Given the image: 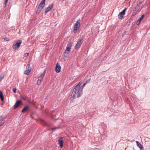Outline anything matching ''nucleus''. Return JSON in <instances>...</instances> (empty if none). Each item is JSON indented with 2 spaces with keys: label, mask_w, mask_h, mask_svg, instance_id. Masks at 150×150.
I'll return each instance as SVG.
<instances>
[{
  "label": "nucleus",
  "mask_w": 150,
  "mask_h": 150,
  "mask_svg": "<svg viewBox=\"0 0 150 150\" xmlns=\"http://www.w3.org/2000/svg\"><path fill=\"white\" fill-rule=\"evenodd\" d=\"M4 75L3 73L0 74V82L4 78Z\"/></svg>",
  "instance_id": "obj_16"
},
{
  "label": "nucleus",
  "mask_w": 150,
  "mask_h": 150,
  "mask_svg": "<svg viewBox=\"0 0 150 150\" xmlns=\"http://www.w3.org/2000/svg\"><path fill=\"white\" fill-rule=\"evenodd\" d=\"M5 40L6 41H8L9 40V39L8 38H5Z\"/></svg>",
  "instance_id": "obj_31"
},
{
  "label": "nucleus",
  "mask_w": 150,
  "mask_h": 150,
  "mask_svg": "<svg viewBox=\"0 0 150 150\" xmlns=\"http://www.w3.org/2000/svg\"><path fill=\"white\" fill-rule=\"evenodd\" d=\"M140 8L137 6L135 7V10H134V11H136V12L138 11L139 9Z\"/></svg>",
  "instance_id": "obj_18"
},
{
  "label": "nucleus",
  "mask_w": 150,
  "mask_h": 150,
  "mask_svg": "<svg viewBox=\"0 0 150 150\" xmlns=\"http://www.w3.org/2000/svg\"><path fill=\"white\" fill-rule=\"evenodd\" d=\"M8 0H5V1L4 2V4H6L7 3Z\"/></svg>",
  "instance_id": "obj_28"
},
{
  "label": "nucleus",
  "mask_w": 150,
  "mask_h": 150,
  "mask_svg": "<svg viewBox=\"0 0 150 150\" xmlns=\"http://www.w3.org/2000/svg\"><path fill=\"white\" fill-rule=\"evenodd\" d=\"M127 9V8H125L124 10L119 13L118 16V18L119 19H122L123 18V16L125 14V11Z\"/></svg>",
  "instance_id": "obj_5"
},
{
  "label": "nucleus",
  "mask_w": 150,
  "mask_h": 150,
  "mask_svg": "<svg viewBox=\"0 0 150 150\" xmlns=\"http://www.w3.org/2000/svg\"><path fill=\"white\" fill-rule=\"evenodd\" d=\"M136 142L137 143V146L140 148V150H142V149H143V145H142L138 141H136Z\"/></svg>",
  "instance_id": "obj_11"
},
{
  "label": "nucleus",
  "mask_w": 150,
  "mask_h": 150,
  "mask_svg": "<svg viewBox=\"0 0 150 150\" xmlns=\"http://www.w3.org/2000/svg\"><path fill=\"white\" fill-rule=\"evenodd\" d=\"M54 4H51L48 7H47L45 10V13H46L48 11H50L53 7Z\"/></svg>",
  "instance_id": "obj_8"
},
{
  "label": "nucleus",
  "mask_w": 150,
  "mask_h": 150,
  "mask_svg": "<svg viewBox=\"0 0 150 150\" xmlns=\"http://www.w3.org/2000/svg\"><path fill=\"white\" fill-rule=\"evenodd\" d=\"M54 110H52V112H54Z\"/></svg>",
  "instance_id": "obj_34"
},
{
  "label": "nucleus",
  "mask_w": 150,
  "mask_h": 150,
  "mask_svg": "<svg viewBox=\"0 0 150 150\" xmlns=\"http://www.w3.org/2000/svg\"><path fill=\"white\" fill-rule=\"evenodd\" d=\"M142 3V1H140V2H139V3L137 4V6L140 8V6H141Z\"/></svg>",
  "instance_id": "obj_20"
},
{
  "label": "nucleus",
  "mask_w": 150,
  "mask_h": 150,
  "mask_svg": "<svg viewBox=\"0 0 150 150\" xmlns=\"http://www.w3.org/2000/svg\"><path fill=\"white\" fill-rule=\"evenodd\" d=\"M5 122V121H3V120L2 121L1 123V125H0V127L2 126L3 125V124Z\"/></svg>",
  "instance_id": "obj_22"
},
{
  "label": "nucleus",
  "mask_w": 150,
  "mask_h": 150,
  "mask_svg": "<svg viewBox=\"0 0 150 150\" xmlns=\"http://www.w3.org/2000/svg\"><path fill=\"white\" fill-rule=\"evenodd\" d=\"M0 97L1 101L3 102L4 100V97L3 93L0 91Z\"/></svg>",
  "instance_id": "obj_15"
},
{
  "label": "nucleus",
  "mask_w": 150,
  "mask_h": 150,
  "mask_svg": "<svg viewBox=\"0 0 150 150\" xmlns=\"http://www.w3.org/2000/svg\"><path fill=\"white\" fill-rule=\"evenodd\" d=\"M28 53H25L24 54V56L25 57H27L28 55Z\"/></svg>",
  "instance_id": "obj_23"
},
{
  "label": "nucleus",
  "mask_w": 150,
  "mask_h": 150,
  "mask_svg": "<svg viewBox=\"0 0 150 150\" xmlns=\"http://www.w3.org/2000/svg\"><path fill=\"white\" fill-rule=\"evenodd\" d=\"M44 74H43L42 73L41 74L40 76H42V77H43L44 76Z\"/></svg>",
  "instance_id": "obj_29"
},
{
  "label": "nucleus",
  "mask_w": 150,
  "mask_h": 150,
  "mask_svg": "<svg viewBox=\"0 0 150 150\" xmlns=\"http://www.w3.org/2000/svg\"><path fill=\"white\" fill-rule=\"evenodd\" d=\"M45 0H42L39 5L37 11L40 12L44 8L45 4Z\"/></svg>",
  "instance_id": "obj_3"
},
{
  "label": "nucleus",
  "mask_w": 150,
  "mask_h": 150,
  "mask_svg": "<svg viewBox=\"0 0 150 150\" xmlns=\"http://www.w3.org/2000/svg\"><path fill=\"white\" fill-rule=\"evenodd\" d=\"M61 71V67L60 65L57 63L55 67V71L57 73H59Z\"/></svg>",
  "instance_id": "obj_7"
},
{
  "label": "nucleus",
  "mask_w": 150,
  "mask_h": 150,
  "mask_svg": "<svg viewBox=\"0 0 150 150\" xmlns=\"http://www.w3.org/2000/svg\"><path fill=\"white\" fill-rule=\"evenodd\" d=\"M16 88H13V92L14 93H16Z\"/></svg>",
  "instance_id": "obj_24"
},
{
  "label": "nucleus",
  "mask_w": 150,
  "mask_h": 150,
  "mask_svg": "<svg viewBox=\"0 0 150 150\" xmlns=\"http://www.w3.org/2000/svg\"><path fill=\"white\" fill-rule=\"evenodd\" d=\"M29 108V107L28 106H26L23 109L22 111V113H23L25 112Z\"/></svg>",
  "instance_id": "obj_14"
},
{
  "label": "nucleus",
  "mask_w": 150,
  "mask_h": 150,
  "mask_svg": "<svg viewBox=\"0 0 150 150\" xmlns=\"http://www.w3.org/2000/svg\"><path fill=\"white\" fill-rule=\"evenodd\" d=\"M43 78V77L42 76H40L39 77V79H38V81H40L41 82V81H42V79Z\"/></svg>",
  "instance_id": "obj_21"
},
{
  "label": "nucleus",
  "mask_w": 150,
  "mask_h": 150,
  "mask_svg": "<svg viewBox=\"0 0 150 150\" xmlns=\"http://www.w3.org/2000/svg\"><path fill=\"white\" fill-rule=\"evenodd\" d=\"M68 51L67 50H66L65 51V53H68Z\"/></svg>",
  "instance_id": "obj_30"
},
{
  "label": "nucleus",
  "mask_w": 150,
  "mask_h": 150,
  "mask_svg": "<svg viewBox=\"0 0 150 150\" xmlns=\"http://www.w3.org/2000/svg\"><path fill=\"white\" fill-rule=\"evenodd\" d=\"M3 118V117L2 116H0V121Z\"/></svg>",
  "instance_id": "obj_32"
},
{
  "label": "nucleus",
  "mask_w": 150,
  "mask_h": 150,
  "mask_svg": "<svg viewBox=\"0 0 150 150\" xmlns=\"http://www.w3.org/2000/svg\"><path fill=\"white\" fill-rule=\"evenodd\" d=\"M144 14L142 16L139 18L137 21V25H139L140 24V22L141 21V20L142 19L143 17H144Z\"/></svg>",
  "instance_id": "obj_13"
},
{
  "label": "nucleus",
  "mask_w": 150,
  "mask_h": 150,
  "mask_svg": "<svg viewBox=\"0 0 150 150\" xmlns=\"http://www.w3.org/2000/svg\"><path fill=\"white\" fill-rule=\"evenodd\" d=\"M71 47V44H69L68 46L67 47L66 49V50H67V51H70V50Z\"/></svg>",
  "instance_id": "obj_17"
},
{
  "label": "nucleus",
  "mask_w": 150,
  "mask_h": 150,
  "mask_svg": "<svg viewBox=\"0 0 150 150\" xmlns=\"http://www.w3.org/2000/svg\"><path fill=\"white\" fill-rule=\"evenodd\" d=\"M82 82L81 81L78 84V85H76V86H77V87L80 88L81 87L80 86L82 84Z\"/></svg>",
  "instance_id": "obj_19"
},
{
  "label": "nucleus",
  "mask_w": 150,
  "mask_h": 150,
  "mask_svg": "<svg viewBox=\"0 0 150 150\" xmlns=\"http://www.w3.org/2000/svg\"><path fill=\"white\" fill-rule=\"evenodd\" d=\"M57 127H54V128H53L52 129V130H55L56 129H57Z\"/></svg>",
  "instance_id": "obj_27"
},
{
  "label": "nucleus",
  "mask_w": 150,
  "mask_h": 150,
  "mask_svg": "<svg viewBox=\"0 0 150 150\" xmlns=\"http://www.w3.org/2000/svg\"><path fill=\"white\" fill-rule=\"evenodd\" d=\"M84 86V83H83L82 86L80 88L77 87V86L75 87L70 98L71 100H73L74 98H78L82 95V90Z\"/></svg>",
  "instance_id": "obj_1"
},
{
  "label": "nucleus",
  "mask_w": 150,
  "mask_h": 150,
  "mask_svg": "<svg viewBox=\"0 0 150 150\" xmlns=\"http://www.w3.org/2000/svg\"><path fill=\"white\" fill-rule=\"evenodd\" d=\"M63 1H64L65 0H63Z\"/></svg>",
  "instance_id": "obj_35"
},
{
  "label": "nucleus",
  "mask_w": 150,
  "mask_h": 150,
  "mask_svg": "<svg viewBox=\"0 0 150 150\" xmlns=\"http://www.w3.org/2000/svg\"><path fill=\"white\" fill-rule=\"evenodd\" d=\"M21 43L22 40H19L16 41L14 43L13 45V48L16 50H18Z\"/></svg>",
  "instance_id": "obj_2"
},
{
  "label": "nucleus",
  "mask_w": 150,
  "mask_h": 150,
  "mask_svg": "<svg viewBox=\"0 0 150 150\" xmlns=\"http://www.w3.org/2000/svg\"><path fill=\"white\" fill-rule=\"evenodd\" d=\"M43 74H44V75L45 74V71H44V72H43L42 73Z\"/></svg>",
  "instance_id": "obj_33"
},
{
  "label": "nucleus",
  "mask_w": 150,
  "mask_h": 150,
  "mask_svg": "<svg viewBox=\"0 0 150 150\" xmlns=\"http://www.w3.org/2000/svg\"><path fill=\"white\" fill-rule=\"evenodd\" d=\"M40 83H41V81H40L38 80L37 83V85H40Z\"/></svg>",
  "instance_id": "obj_25"
},
{
  "label": "nucleus",
  "mask_w": 150,
  "mask_h": 150,
  "mask_svg": "<svg viewBox=\"0 0 150 150\" xmlns=\"http://www.w3.org/2000/svg\"><path fill=\"white\" fill-rule=\"evenodd\" d=\"M58 141L59 143V146H60V147L61 148H62V147L63 146V142L62 139V138H59L58 139Z\"/></svg>",
  "instance_id": "obj_12"
},
{
  "label": "nucleus",
  "mask_w": 150,
  "mask_h": 150,
  "mask_svg": "<svg viewBox=\"0 0 150 150\" xmlns=\"http://www.w3.org/2000/svg\"><path fill=\"white\" fill-rule=\"evenodd\" d=\"M80 20H78L76 23L75 24L74 30V33L75 32V31H76L80 27Z\"/></svg>",
  "instance_id": "obj_4"
},
{
  "label": "nucleus",
  "mask_w": 150,
  "mask_h": 150,
  "mask_svg": "<svg viewBox=\"0 0 150 150\" xmlns=\"http://www.w3.org/2000/svg\"><path fill=\"white\" fill-rule=\"evenodd\" d=\"M82 40L80 39L78 41L75 47V49H77L79 48L80 46L82 44Z\"/></svg>",
  "instance_id": "obj_6"
},
{
  "label": "nucleus",
  "mask_w": 150,
  "mask_h": 150,
  "mask_svg": "<svg viewBox=\"0 0 150 150\" xmlns=\"http://www.w3.org/2000/svg\"><path fill=\"white\" fill-rule=\"evenodd\" d=\"M137 12H136V11H134L133 12V15H134L136 14V13Z\"/></svg>",
  "instance_id": "obj_26"
},
{
  "label": "nucleus",
  "mask_w": 150,
  "mask_h": 150,
  "mask_svg": "<svg viewBox=\"0 0 150 150\" xmlns=\"http://www.w3.org/2000/svg\"><path fill=\"white\" fill-rule=\"evenodd\" d=\"M21 102V101L20 100H18L17 101L14 105V108L15 109L17 108Z\"/></svg>",
  "instance_id": "obj_10"
},
{
  "label": "nucleus",
  "mask_w": 150,
  "mask_h": 150,
  "mask_svg": "<svg viewBox=\"0 0 150 150\" xmlns=\"http://www.w3.org/2000/svg\"><path fill=\"white\" fill-rule=\"evenodd\" d=\"M27 65L28 66V69L25 71L24 74L27 75H28L31 70V68L30 67L29 64H28Z\"/></svg>",
  "instance_id": "obj_9"
}]
</instances>
